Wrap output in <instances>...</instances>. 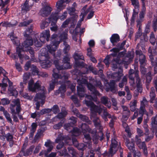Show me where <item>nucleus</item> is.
Returning <instances> with one entry per match:
<instances>
[{
    "label": "nucleus",
    "mask_w": 157,
    "mask_h": 157,
    "mask_svg": "<svg viewBox=\"0 0 157 157\" xmlns=\"http://www.w3.org/2000/svg\"><path fill=\"white\" fill-rule=\"evenodd\" d=\"M92 100L96 101V99L95 98H92L90 95H87L86 96L85 103L87 106L90 107L91 118L93 121L95 126L99 128L101 126L99 119L95 117L96 113H98L99 114H100L102 111H103V115L102 117L105 121H107L106 117L112 119L109 123V126L110 127L113 128V120L116 119V117L109 114L106 111V108L102 105H100L98 107L94 105L91 101Z\"/></svg>",
    "instance_id": "nucleus-1"
},
{
    "label": "nucleus",
    "mask_w": 157,
    "mask_h": 157,
    "mask_svg": "<svg viewBox=\"0 0 157 157\" xmlns=\"http://www.w3.org/2000/svg\"><path fill=\"white\" fill-rule=\"evenodd\" d=\"M68 30H66L65 32L58 36L56 34H53L51 37L52 42L50 44L47 45V47L48 52L50 53L53 54L54 52L58 47L59 45L61 42L64 41V44L65 47L63 49V52L65 54H67L69 51L70 46L66 44L64 40L67 38Z\"/></svg>",
    "instance_id": "nucleus-2"
},
{
    "label": "nucleus",
    "mask_w": 157,
    "mask_h": 157,
    "mask_svg": "<svg viewBox=\"0 0 157 157\" xmlns=\"http://www.w3.org/2000/svg\"><path fill=\"white\" fill-rule=\"evenodd\" d=\"M82 131L83 133L85 139L87 140V142H85V143H86V146L83 143L80 144L78 145V149L80 150H83L86 148V146L88 145L89 148H90L91 147V144L90 143V137L89 134L88 133L86 134L87 132L91 133L93 134H95L96 133V131H92L89 127L86 124H82L81 126Z\"/></svg>",
    "instance_id": "nucleus-3"
},
{
    "label": "nucleus",
    "mask_w": 157,
    "mask_h": 157,
    "mask_svg": "<svg viewBox=\"0 0 157 157\" xmlns=\"http://www.w3.org/2000/svg\"><path fill=\"white\" fill-rule=\"evenodd\" d=\"M10 38L13 42V44L17 46H18L17 48L16 52L18 55L19 58L21 59L23 58V55L21 54V52L23 51H29L30 53L32 55H33L34 52L31 48H26L24 49H22V47L20 45L19 40L18 38L14 34L12 33L10 34Z\"/></svg>",
    "instance_id": "nucleus-4"
},
{
    "label": "nucleus",
    "mask_w": 157,
    "mask_h": 157,
    "mask_svg": "<svg viewBox=\"0 0 157 157\" xmlns=\"http://www.w3.org/2000/svg\"><path fill=\"white\" fill-rule=\"evenodd\" d=\"M60 53H59L58 56H55V58L54 63L55 65L57 70H61L63 69H67L71 68V66L69 63V55L67 54L63 58V66L60 65V62L59 59H60Z\"/></svg>",
    "instance_id": "nucleus-5"
},
{
    "label": "nucleus",
    "mask_w": 157,
    "mask_h": 157,
    "mask_svg": "<svg viewBox=\"0 0 157 157\" xmlns=\"http://www.w3.org/2000/svg\"><path fill=\"white\" fill-rule=\"evenodd\" d=\"M139 71L136 70L135 71L133 69H130L129 72V78L130 83L131 85H133L135 84V78L136 79L137 89L139 91L141 92L142 91V85L140 79L138 76Z\"/></svg>",
    "instance_id": "nucleus-6"
},
{
    "label": "nucleus",
    "mask_w": 157,
    "mask_h": 157,
    "mask_svg": "<svg viewBox=\"0 0 157 157\" xmlns=\"http://www.w3.org/2000/svg\"><path fill=\"white\" fill-rule=\"evenodd\" d=\"M12 103L10 104V107L11 112L13 121L17 122L18 119L16 115L20 113L21 110L19 99H17L13 100Z\"/></svg>",
    "instance_id": "nucleus-7"
},
{
    "label": "nucleus",
    "mask_w": 157,
    "mask_h": 157,
    "mask_svg": "<svg viewBox=\"0 0 157 157\" xmlns=\"http://www.w3.org/2000/svg\"><path fill=\"white\" fill-rule=\"evenodd\" d=\"M41 53L39 55V59L41 65L43 68H46L50 67L52 63L49 60V57L48 52L45 48H43L40 51Z\"/></svg>",
    "instance_id": "nucleus-8"
},
{
    "label": "nucleus",
    "mask_w": 157,
    "mask_h": 157,
    "mask_svg": "<svg viewBox=\"0 0 157 157\" xmlns=\"http://www.w3.org/2000/svg\"><path fill=\"white\" fill-rule=\"evenodd\" d=\"M5 77L3 79L2 83H0V87H1L2 90H5L7 86L6 83L8 82L9 84V88H8L9 91L10 93L13 96H16L18 94L17 91L13 88L12 86L13 83L10 81L8 78L5 75Z\"/></svg>",
    "instance_id": "nucleus-9"
},
{
    "label": "nucleus",
    "mask_w": 157,
    "mask_h": 157,
    "mask_svg": "<svg viewBox=\"0 0 157 157\" xmlns=\"http://www.w3.org/2000/svg\"><path fill=\"white\" fill-rule=\"evenodd\" d=\"M70 120L71 121L70 123L65 124L64 126V128L69 132H71L69 130L70 129H73L72 132L73 135L78 136L81 133L80 132L77 128H73V126L76 122V119L74 117H72L70 118Z\"/></svg>",
    "instance_id": "nucleus-10"
},
{
    "label": "nucleus",
    "mask_w": 157,
    "mask_h": 157,
    "mask_svg": "<svg viewBox=\"0 0 157 157\" xmlns=\"http://www.w3.org/2000/svg\"><path fill=\"white\" fill-rule=\"evenodd\" d=\"M50 37V31L49 30H45L40 35V40H34V43L36 46L40 47L43 43H44L46 40L48 41Z\"/></svg>",
    "instance_id": "nucleus-11"
},
{
    "label": "nucleus",
    "mask_w": 157,
    "mask_h": 157,
    "mask_svg": "<svg viewBox=\"0 0 157 157\" xmlns=\"http://www.w3.org/2000/svg\"><path fill=\"white\" fill-rule=\"evenodd\" d=\"M120 71L118 73H114L112 74V76L113 78L115 79V80L111 81L110 82L109 86L111 91L114 92L116 91V88L115 85L116 82L118 81L121 77L123 75L122 70L121 69H120Z\"/></svg>",
    "instance_id": "nucleus-12"
},
{
    "label": "nucleus",
    "mask_w": 157,
    "mask_h": 157,
    "mask_svg": "<svg viewBox=\"0 0 157 157\" xmlns=\"http://www.w3.org/2000/svg\"><path fill=\"white\" fill-rule=\"evenodd\" d=\"M77 82L78 86H77V93L80 98L83 97L84 96V85L87 84V78H82L81 80L78 79Z\"/></svg>",
    "instance_id": "nucleus-13"
},
{
    "label": "nucleus",
    "mask_w": 157,
    "mask_h": 157,
    "mask_svg": "<svg viewBox=\"0 0 157 157\" xmlns=\"http://www.w3.org/2000/svg\"><path fill=\"white\" fill-rule=\"evenodd\" d=\"M56 69H54L53 70V74H52V76L54 78L53 81L50 84V87L49 89V91L53 90L54 87V85L56 84H58V82L59 84H61V81L59 80L60 79H66V77L65 75L61 76V75H59L56 73Z\"/></svg>",
    "instance_id": "nucleus-14"
},
{
    "label": "nucleus",
    "mask_w": 157,
    "mask_h": 157,
    "mask_svg": "<svg viewBox=\"0 0 157 157\" xmlns=\"http://www.w3.org/2000/svg\"><path fill=\"white\" fill-rule=\"evenodd\" d=\"M32 28V27L31 26L30 28H28L25 31V33H24V36L28 37V38L24 42V43L22 44L23 46V47L22 48V49L29 48L30 46L32 45L33 44V40L30 37H29V35L33 31Z\"/></svg>",
    "instance_id": "nucleus-15"
},
{
    "label": "nucleus",
    "mask_w": 157,
    "mask_h": 157,
    "mask_svg": "<svg viewBox=\"0 0 157 157\" xmlns=\"http://www.w3.org/2000/svg\"><path fill=\"white\" fill-rule=\"evenodd\" d=\"M42 90L41 93L37 94L34 98L35 101H36L35 104L36 105V109L37 110L39 109L40 102L42 105L44 103L45 90L44 87Z\"/></svg>",
    "instance_id": "nucleus-16"
},
{
    "label": "nucleus",
    "mask_w": 157,
    "mask_h": 157,
    "mask_svg": "<svg viewBox=\"0 0 157 157\" xmlns=\"http://www.w3.org/2000/svg\"><path fill=\"white\" fill-rule=\"evenodd\" d=\"M71 141V140L70 138L63 136V134H59L56 140V142L59 144L57 146V149H59L61 148L63 145L64 142L67 144L70 145V144L68 143L69 141Z\"/></svg>",
    "instance_id": "nucleus-17"
},
{
    "label": "nucleus",
    "mask_w": 157,
    "mask_h": 157,
    "mask_svg": "<svg viewBox=\"0 0 157 157\" xmlns=\"http://www.w3.org/2000/svg\"><path fill=\"white\" fill-rule=\"evenodd\" d=\"M59 16L58 14L55 13L54 14H52L50 18L47 20H48L49 22L51 21L52 22L51 25L52 26L50 28V29L53 31H56L58 29V27L56 25L57 20L59 18Z\"/></svg>",
    "instance_id": "nucleus-18"
},
{
    "label": "nucleus",
    "mask_w": 157,
    "mask_h": 157,
    "mask_svg": "<svg viewBox=\"0 0 157 157\" xmlns=\"http://www.w3.org/2000/svg\"><path fill=\"white\" fill-rule=\"evenodd\" d=\"M34 81L32 79H31L29 81L28 83V88L29 89L32 91H35L36 90H39L41 82L39 81H37L34 84H33Z\"/></svg>",
    "instance_id": "nucleus-19"
},
{
    "label": "nucleus",
    "mask_w": 157,
    "mask_h": 157,
    "mask_svg": "<svg viewBox=\"0 0 157 157\" xmlns=\"http://www.w3.org/2000/svg\"><path fill=\"white\" fill-rule=\"evenodd\" d=\"M117 142L116 141V139L115 138L112 139L111 140V145L109 151V156H112L113 154L116 153L117 150Z\"/></svg>",
    "instance_id": "nucleus-20"
},
{
    "label": "nucleus",
    "mask_w": 157,
    "mask_h": 157,
    "mask_svg": "<svg viewBox=\"0 0 157 157\" xmlns=\"http://www.w3.org/2000/svg\"><path fill=\"white\" fill-rule=\"evenodd\" d=\"M53 143L51 141L49 140H48L47 141L45 142L44 145L48 148L47 153L45 152V151H41L39 154L40 155H41L43 154H44L45 156H47V154L50 152L53 148Z\"/></svg>",
    "instance_id": "nucleus-21"
},
{
    "label": "nucleus",
    "mask_w": 157,
    "mask_h": 157,
    "mask_svg": "<svg viewBox=\"0 0 157 157\" xmlns=\"http://www.w3.org/2000/svg\"><path fill=\"white\" fill-rule=\"evenodd\" d=\"M71 0H60L56 3V7L58 10L60 11L66 6V4L69 3Z\"/></svg>",
    "instance_id": "nucleus-22"
},
{
    "label": "nucleus",
    "mask_w": 157,
    "mask_h": 157,
    "mask_svg": "<svg viewBox=\"0 0 157 157\" xmlns=\"http://www.w3.org/2000/svg\"><path fill=\"white\" fill-rule=\"evenodd\" d=\"M52 10V8L49 6H46L41 9L40 12V14L43 17L46 16L50 14Z\"/></svg>",
    "instance_id": "nucleus-23"
},
{
    "label": "nucleus",
    "mask_w": 157,
    "mask_h": 157,
    "mask_svg": "<svg viewBox=\"0 0 157 157\" xmlns=\"http://www.w3.org/2000/svg\"><path fill=\"white\" fill-rule=\"evenodd\" d=\"M29 3H31V2H32V0H26L23 5H21V10L23 13H25L26 12L29 11L32 7V5L29 6Z\"/></svg>",
    "instance_id": "nucleus-24"
},
{
    "label": "nucleus",
    "mask_w": 157,
    "mask_h": 157,
    "mask_svg": "<svg viewBox=\"0 0 157 157\" xmlns=\"http://www.w3.org/2000/svg\"><path fill=\"white\" fill-rule=\"evenodd\" d=\"M147 101L145 98H144L141 101L139 113L140 114H143L145 111V106L147 105Z\"/></svg>",
    "instance_id": "nucleus-25"
},
{
    "label": "nucleus",
    "mask_w": 157,
    "mask_h": 157,
    "mask_svg": "<svg viewBox=\"0 0 157 157\" xmlns=\"http://www.w3.org/2000/svg\"><path fill=\"white\" fill-rule=\"evenodd\" d=\"M149 57L151 61L152 65L154 66V74H155L157 73V60H156L155 62L153 61V55L151 52V50H149Z\"/></svg>",
    "instance_id": "nucleus-26"
},
{
    "label": "nucleus",
    "mask_w": 157,
    "mask_h": 157,
    "mask_svg": "<svg viewBox=\"0 0 157 157\" xmlns=\"http://www.w3.org/2000/svg\"><path fill=\"white\" fill-rule=\"evenodd\" d=\"M137 56L139 57V61L140 64L142 65L145 62V57L143 54L141 50H136V52Z\"/></svg>",
    "instance_id": "nucleus-27"
},
{
    "label": "nucleus",
    "mask_w": 157,
    "mask_h": 157,
    "mask_svg": "<svg viewBox=\"0 0 157 157\" xmlns=\"http://www.w3.org/2000/svg\"><path fill=\"white\" fill-rule=\"evenodd\" d=\"M135 142L139 148L142 147L145 144L144 142H142L141 139V136L136 135L135 137Z\"/></svg>",
    "instance_id": "nucleus-28"
},
{
    "label": "nucleus",
    "mask_w": 157,
    "mask_h": 157,
    "mask_svg": "<svg viewBox=\"0 0 157 157\" xmlns=\"http://www.w3.org/2000/svg\"><path fill=\"white\" fill-rule=\"evenodd\" d=\"M30 75L29 73H25L23 76V82L20 83L21 86L23 88V84H26L28 82V80L29 79Z\"/></svg>",
    "instance_id": "nucleus-29"
},
{
    "label": "nucleus",
    "mask_w": 157,
    "mask_h": 157,
    "mask_svg": "<svg viewBox=\"0 0 157 157\" xmlns=\"http://www.w3.org/2000/svg\"><path fill=\"white\" fill-rule=\"evenodd\" d=\"M126 144L127 146L130 151L132 152L135 151V148L134 146L133 141H132L131 142L129 141L128 140L126 141Z\"/></svg>",
    "instance_id": "nucleus-30"
},
{
    "label": "nucleus",
    "mask_w": 157,
    "mask_h": 157,
    "mask_svg": "<svg viewBox=\"0 0 157 157\" xmlns=\"http://www.w3.org/2000/svg\"><path fill=\"white\" fill-rule=\"evenodd\" d=\"M101 102L103 104L108 108L110 107L111 106V103L110 100L108 98L105 97H103L101 98Z\"/></svg>",
    "instance_id": "nucleus-31"
},
{
    "label": "nucleus",
    "mask_w": 157,
    "mask_h": 157,
    "mask_svg": "<svg viewBox=\"0 0 157 157\" xmlns=\"http://www.w3.org/2000/svg\"><path fill=\"white\" fill-rule=\"evenodd\" d=\"M87 86L91 92V93L95 95H99L100 94L95 89V87L91 84H87Z\"/></svg>",
    "instance_id": "nucleus-32"
},
{
    "label": "nucleus",
    "mask_w": 157,
    "mask_h": 157,
    "mask_svg": "<svg viewBox=\"0 0 157 157\" xmlns=\"http://www.w3.org/2000/svg\"><path fill=\"white\" fill-rule=\"evenodd\" d=\"M75 112L74 111V112L78 117L81 120L83 121L88 122V118L87 117L82 114H79L78 110L77 109H75Z\"/></svg>",
    "instance_id": "nucleus-33"
},
{
    "label": "nucleus",
    "mask_w": 157,
    "mask_h": 157,
    "mask_svg": "<svg viewBox=\"0 0 157 157\" xmlns=\"http://www.w3.org/2000/svg\"><path fill=\"white\" fill-rule=\"evenodd\" d=\"M139 11V9H134L133 10V13L131 19V22L133 23L135 20L136 17L137 16Z\"/></svg>",
    "instance_id": "nucleus-34"
},
{
    "label": "nucleus",
    "mask_w": 157,
    "mask_h": 157,
    "mask_svg": "<svg viewBox=\"0 0 157 157\" xmlns=\"http://www.w3.org/2000/svg\"><path fill=\"white\" fill-rule=\"evenodd\" d=\"M155 90L153 87L151 88V90L150 93V102L151 103H154V101H155Z\"/></svg>",
    "instance_id": "nucleus-35"
},
{
    "label": "nucleus",
    "mask_w": 157,
    "mask_h": 157,
    "mask_svg": "<svg viewBox=\"0 0 157 157\" xmlns=\"http://www.w3.org/2000/svg\"><path fill=\"white\" fill-rule=\"evenodd\" d=\"M137 105V101L134 100L132 101L129 104L130 110L131 111H134L136 109Z\"/></svg>",
    "instance_id": "nucleus-36"
},
{
    "label": "nucleus",
    "mask_w": 157,
    "mask_h": 157,
    "mask_svg": "<svg viewBox=\"0 0 157 157\" xmlns=\"http://www.w3.org/2000/svg\"><path fill=\"white\" fill-rule=\"evenodd\" d=\"M119 40V36L117 34L113 35L110 38L111 41L113 44H114L115 42H117Z\"/></svg>",
    "instance_id": "nucleus-37"
},
{
    "label": "nucleus",
    "mask_w": 157,
    "mask_h": 157,
    "mask_svg": "<svg viewBox=\"0 0 157 157\" xmlns=\"http://www.w3.org/2000/svg\"><path fill=\"white\" fill-rule=\"evenodd\" d=\"M144 12H141L139 14V19L137 21V26H139V29L140 30V23L142 22L143 19L144 18Z\"/></svg>",
    "instance_id": "nucleus-38"
},
{
    "label": "nucleus",
    "mask_w": 157,
    "mask_h": 157,
    "mask_svg": "<svg viewBox=\"0 0 157 157\" xmlns=\"http://www.w3.org/2000/svg\"><path fill=\"white\" fill-rule=\"evenodd\" d=\"M1 24H2L3 26L6 27H12L16 25H17V22H15L14 23H12V22H5L4 23H2L0 24V25Z\"/></svg>",
    "instance_id": "nucleus-39"
},
{
    "label": "nucleus",
    "mask_w": 157,
    "mask_h": 157,
    "mask_svg": "<svg viewBox=\"0 0 157 157\" xmlns=\"http://www.w3.org/2000/svg\"><path fill=\"white\" fill-rule=\"evenodd\" d=\"M67 114V112L66 111H65L64 112H62L60 113H59L58 115L54 117V121L56 120L57 118L61 119L62 118L64 117Z\"/></svg>",
    "instance_id": "nucleus-40"
},
{
    "label": "nucleus",
    "mask_w": 157,
    "mask_h": 157,
    "mask_svg": "<svg viewBox=\"0 0 157 157\" xmlns=\"http://www.w3.org/2000/svg\"><path fill=\"white\" fill-rule=\"evenodd\" d=\"M51 111V109H43L40 112H37V115L39 116H40L41 115L45 114L46 113H50Z\"/></svg>",
    "instance_id": "nucleus-41"
},
{
    "label": "nucleus",
    "mask_w": 157,
    "mask_h": 157,
    "mask_svg": "<svg viewBox=\"0 0 157 157\" xmlns=\"http://www.w3.org/2000/svg\"><path fill=\"white\" fill-rule=\"evenodd\" d=\"M3 114L8 122L12 124H13V122L11 118L9 113L7 111H4Z\"/></svg>",
    "instance_id": "nucleus-42"
},
{
    "label": "nucleus",
    "mask_w": 157,
    "mask_h": 157,
    "mask_svg": "<svg viewBox=\"0 0 157 157\" xmlns=\"http://www.w3.org/2000/svg\"><path fill=\"white\" fill-rule=\"evenodd\" d=\"M145 131L146 132L145 133V135L146 136H147L145 138V140L146 141L148 142L153 137V136H148L147 135H148V132H149V130L147 128V124H145Z\"/></svg>",
    "instance_id": "nucleus-43"
},
{
    "label": "nucleus",
    "mask_w": 157,
    "mask_h": 157,
    "mask_svg": "<svg viewBox=\"0 0 157 157\" xmlns=\"http://www.w3.org/2000/svg\"><path fill=\"white\" fill-rule=\"evenodd\" d=\"M122 108L124 109V112H124L123 113H128L127 115L126 116L123 115L122 117V119H123L124 118H125V120H127L128 119V116L130 112L127 107L123 106H122Z\"/></svg>",
    "instance_id": "nucleus-44"
},
{
    "label": "nucleus",
    "mask_w": 157,
    "mask_h": 157,
    "mask_svg": "<svg viewBox=\"0 0 157 157\" xmlns=\"http://www.w3.org/2000/svg\"><path fill=\"white\" fill-rule=\"evenodd\" d=\"M3 138L5 139V137H6L7 140L9 141H11L13 138L12 135H11L10 133H7L5 136V133H2Z\"/></svg>",
    "instance_id": "nucleus-45"
},
{
    "label": "nucleus",
    "mask_w": 157,
    "mask_h": 157,
    "mask_svg": "<svg viewBox=\"0 0 157 157\" xmlns=\"http://www.w3.org/2000/svg\"><path fill=\"white\" fill-rule=\"evenodd\" d=\"M66 91V88L65 85H62L59 88V90L56 91L55 92L56 95H58L60 92L61 93H64Z\"/></svg>",
    "instance_id": "nucleus-46"
},
{
    "label": "nucleus",
    "mask_w": 157,
    "mask_h": 157,
    "mask_svg": "<svg viewBox=\"0 0 157 157\" xmlns=\"http://www.w3.org/2000/svg\"><path fill=\"white\" fill-rule=\"evenodd\" d=\"M123 126L124 128H125V131L127 133L128 135L130 137L131 135V133L130 132V131L129 127L128 126L127 124L125 122H123Z\"/></svg>",
    "instance_id": "nucleus-47"
},
{
    "label": "nucleus",
    "mask_w": 157,
    "mask_h": 157,
    "mask_svg": "<svg viewBox=\"0 0 157 157\" xmlns=\"http://www.w3.org/2000/svg\"><path fill=\"white\" fill-rule=\"evenodd\" d=\"M132 4L134 7V9H139L140 5L138 0H131Z\"/></svg>",
    "instance_id": "nucleus-48"
},
{
    "label": "nucleus",
    "mask_w": 157,
    "mask_h": 157,
    "mask_svg": "<svg viewBox=\"0 0 157 157\" xmlns=\"http://www.w3.org/2000/svg\"><path fill=\"white\" fill-rule=\"evenodd\" d=\"M32 74L34 75H38L39 71L36 66L33 65L32 68Z\"/></svg>",
    "instance_id": "nucleus-49"
},
{
    "label": "nucleus",
    "mask_w": 157,
    "mask_h": 157,
    "mask_svg": "<svg viewBox=\"0 0 157 157\" xmlns=\"http://www.w3.org/2000/svg\"><path fill=\"white\" fill-rule=\"evenodd\" d=\"M43 131L41 130L40 129L38 130L35 136V139H37L40 138L41 136H42Z\"/></svg>",
    "instance_id": "nucleus-50"
},
{
    "label": "nucleus",
    "mask_w": 157,
    "mask_h": 157,
    "mask_svg": "<svg viewBox=\"0 0 157 157\" xmlns=\"http://www.w3.org/2000/svg\"><path fill=\"white\" fill-rule=\"evenodd\" d=\"M66 149H64L63 151L59 152V155L60 156H64V157H70L69 155L66 152Z\"/></svg>",
    "instance_id": "nucleus-51"
},
{
    "label": "nucleus",
    "mask_w": 157,
    "mask_h": 157,
    "mask_svg": "<svg viewBox=\"0 0 157 157\" xmlns=\"http://www.w3.org/2000/svg\"><path fill=\"white\" fill-rule=\"evenodd\" d=\"M71 21V18L67 19L63 23L61 27L62 28H65L67 27L68 25Z\"/></svg>",
    "instance_id": "nucleus-52"
},
{
    "label": "nucleus",
    "mask_w": 157,
    "mask_h": 157,
    "mask_svg": "<svg viewBox=\"0 0 157 157\" xmlns=\"http://www.w3.org/2000/svg\"><path fill=\"white\" fill-rule=\"evenodd\" d=\"M32 20H30L27 21H24L23 22H21L19 24V26H26L32 22Z\"/></svg>",
    "instance_id": "nucleus-53"
},
{
    "label": "nucleus",
    "mask_w": 157,
    "mask_h": 157,
    "mask_svg": "<svg viewBox=\"0 0 157 157\" xmlns=\"http://www.w3.org/2000/svg\"><path fill=\"white\" fill-rule=\"evenodd\" d=\"M49 24V22L47 21H43L40 25V28L42 29H44L45 27H47Z\"/></svg>",
    "instance_id": "nucleus-54"
},
{
    "label": "nucleus",
    "mask_w": 157,
    "mask_h": 157,
    "mask_svg": "<svg viewBox=\"0 0 157 157\" xmlns=\"http://www.w3.org/2000/svg\"><path fill=\"white\" fill-rule=\"evenodd\" d=\"M111 51L113 52V53L112 54V55L113 56H115L117 55L118 52L119 51V50L117 48H113L111 50Z\"/></svg>",
    "instance_id": "nucleus-55"
},
{
    "label": "nucleus",
    "mask_w": 157,
    "mask_h": 157,
    "mask_svg": "<svg viewBox=\"0 0 157 157\" xmlns=\"http://www.w3.org/2000/svg\"><path fill=\"white\" fill-rule=\"evenodd\" d=\"M146 82L147 83H149L151 81V73L149 72L146 75Z\"/></svg>",
    "instance_id": "nucleus-56"
},
{
    "label": "nucleus",
    "mask_w": 157,
    "mask_h": 157,
    "mask_svg": "<svg viewBox=\"0 0 157 157\" xmlns=\"http://www.w3.org/2000/svg\"><path fill=\"white\" fill-rule=\"evenodd\" d=\"M68 149L70 153L72 154L73 156H74L75 155L76 152L72 147H69L68 148Z\"/></svg>",
    "instance_id": "nucleus-57"
},
{
    "label": "nucleus",
    "mask_w": 157,
    "mask_h": 157,
    "mask_svg": "<svg viewBox=\"0 0 157 157\" xmlns=\"http://www.w3.org/2000/svg\"><path fill=\"white\" fill-rule=\"evenodd\" d=\"M10 103V101L6 98H3L2 99L1 104L3 105H5L9 104Z\"/></svg>",
    "instance_id": "nucleus-58"
},
{
    "label": "nucleus",
    "mask_w": 157,
    "mask_h": 157,
    "mask_svg": "<svg viewBox=\"0 0 157 157\" xmlns=\"http://www.w3.org/2000/svg\"><path fill=\"white\" fill-rule=\"evenodd\" d=\"M21 95L25 98L31 100L33 98V97L29 96L28 94L26 93H20Z\"/></svg>",
    "instance_id": "nucleus-59"
},
{
    "label": "nucleus",
    "mask_w": 157,
    "mask_h": 157,
    "mask_svg": "<svg viewBox=\"0 0 157 157\" xmlns=\"http://www.w3.org/2000/svg\"><path fill=\"white\" fill-rule=\"evenodd\" d=\"M51 110L55 113H58L59 111V107L57 105H54Z\"/></svg>",
    "instance_id": "nucleus-60"
},
{
    "label": "nucleus",
    "mask_w": 157,
    "mask_h": 157,
    "mask_svg": "<svg viewBox=\"0 0 157 157\" xmlns=\"http://www.w3.org/2000/svg\"><path fill=\"white\" fill-rule=\"evenodd\" d=\"M37 126V125L36 123H33L31 125L32 128L30 131H33V132H35L36 130Z\"/></svg>",
    "instance_id": "nucleus-61"
},
{
    "label": "nucleus",
    "mask_w": 157,
    "mask_h": 157,
    "mask_svg": "<svg viewBox=\"0 0 157 157\" xmlns=\"http://www.w3.org/2000/svg\"><path fill=\"white\" fill-rule=\"evenodd\" d=\"M9 10V8L7 7L5 8L3 6H2L1 9V13L2 14H6L7 12V10Z\"/></svg>",
    "instance_id": "nucleus-62"
},
{
    "label": "nucleus",
    "mask_w": 157,
    "mask_h": 157,
    "mask_svg": "<svg viewBox=\"0 0 157 157\" xmlns=\"http://www.w3.org/2000/svg\"><path fill=\"white\" fill-rule=\"evenodd\" d=\"M74 58L76 61L79 59H83V57L82 56H80L78 54H76L74 56Z\"/></svg>",
    "instance_id": "nucleus-63"
},
{
    "label": "nucleus",
    "mask_w": 157,
    "mask_h": 157,
    "mask_svg": "<svg viewBox=\"0 0 157 157\" xmlns=\"http://www.w3.org/2000/svg\"><path fill=\"white\" fill-rule=\"evenodd\" d=\"M67 11H65L63 12V14L59 17L60 19L62 21L65 19L67 16Z\"/></svg>",
    "instance_id": "nucleus-64"
}]
</instances>
